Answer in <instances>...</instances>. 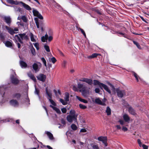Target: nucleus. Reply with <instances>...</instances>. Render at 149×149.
I'll return each instance as SVG.
<instances>
[{
  "label": "nucleus",
  "mask_w": 149,
  "mask_h": 149,
  "mask_svg": "<svg viewBox=\"0 0 149 149\" xmlns=\"http://www.w3.org/2000/svg\"><path fill=\"white\" fill-rule=\"evenodd\" d=\"M45 133L47 134L50 140H53L54 139L53 134L50 132L45 131Z\"/></svg>",
  "instance_id": "obj_19"
},
{
  "label": "nucleus",
  "mask_w": 149,
  "mask_h": 149,
  "mask_svg": "<svg viewBox=\"0 0 149 149\" xmlns=\"http://www.w3.org/2000/svg\"><path fill=\"white\" fill-rule=\"evenodd\" d=\"M44 48L47 52H49L50 51L49 47L48 46L45 45L44 46Z\"/></svg>",
  "instance_id": "obj_46"
},
{
  "label": "nucleus",
  "mask_w": 149,
  "mask_h": 149,
  "mask_svg": "<svg viewBox=\"0 0 149 149\" xmlns=\"http://www.w3.org/2000/svg\"><path fill=\"white\" fill-rule=\"evenodd\" d=\"M17 35H18L22 40H27L28 39V36L25 33L19 34Z\"/></svg>",
  "instance_id": "obj_14"
},
{
  "label": "nucleus",
  "mask_w": 149,
  "mask_h": 149,
  "mask_svg": "<svg viewBox=\"0 0 149 149\" xmlns=\"http://www.w3.org/2000/svg\"><path fill=\"white\" fill-rule=\"evenodd\" d=\"M97 140L99 141H102L105 146H107V139L106 137L100 136L98 138Z\"/></svg>",
  "instance_id": "obj_11"
},
{
  "label": "nucleus",
  "mask_w": 149,
  "mask_h": 149,
  "mask_svg": "<svg viewBox=\"0 0 149 149\" xmlns=\"http://www.w3.org/2000/svg\"><path fill=\"white\" fill-rule=\"evenodd\" d=\"M77 29H78V30H80V31H81V32L83 34V35H84V37H86V35L85 33L84 32V30L83 29H81L80 28H78L77 27Z\"/></svg>",
  "instance_id": "obj_43"
},
{
  "label": "nucleus",
  "mask_w": 149,
  "mask_h": 149,
  "mask_svg": "<svg viewBox=\"0 0 149 149\" xmlns=\"http://www.w3.org/2000/svg\"><path fill=\"white\" fill-rule=\"evenodd\" d=\"M90 88H89V89L88 90H85V89H83L82 90V93L83 96L85 97H86L89 94V90Z\"/></svg>",
  "instance_id": "obj_22"
},
{
  "label": "nucleus",
  "mask_w": 149,
  "mask_h": 149,
  "mask_svg": "<svg viewBox=\"0 0 149 149\" xmlns=\"http://www.w3.org/2000/svg\"><path fill=\"white\" fill-rule=\"evenodd\" d=\"M21 97V95L19 93H15L13 95V97L14 98L19 99Z\"/></svg>",
  "instance_id": "obj_33"
},
{
  "label": "nucleus",
  "mask_w": 149,
  "mask_h": 149,
  "mask_svg": "<svg viewBox=\"0 0 149 149\" xmlns=\"http://www.w3.org/2000/svg\"><path fill=\"white\" fill-rule=\"evenodd\" d=\"M12 122V120L11 119H10V120L6 119L5 120H1L0 119V123H1L4 122Z\"/></svg>",
  "instance_id": "obj_35"
},
{
  "label": "nucleus",
  "mask_w": 149,
  "mask_h": 149,
  "mask_svg": "<svg viewBox=\"0 0 149 149\" xmlns=\"http://www.w3.org/2000/svg\"><path fill=\"white\" fill-rule=\"evenodd\" d=\"M5 45L7 47H10L12 46L13 42L9 41H7L4 42Z\"/></svg>",
  "instance_id": "obj_26"
},
{
  "label": "nucleus",
  "mask_w": 149,
  "mask_h": 149,
  "mask_svg": "<svg viewBox=\"0 0 149 149\" xmlns=\"http://www.w3.org/2000/svg\"><path fill=\"white\" fill-rule=\"evenodd\" d=\"M51 60L52 62L54 63L56 62V60L55 58L54 57H52L51 59Z\"/></svg>",
  "instance_id": "obj_50"
},
{
  "label": "nucleus",
  "mask_w": 149,
  "mask_h": 149,
  "mask_svg": "<svg viewBox=\"0 0 149 149\" xmlns=\"http://www.w3.org/2000/svg\"><path fill=\"white\" fill-rule=\"evenodd\" d=\"M28 76L34 81H36V79L35 77L31 72L28 73Z\"/></svg>",
  "instance_id": "obj_27"
},
{
  "label": "nucleus",
  "mask_w": 149,
  "mask_h": 149,
  "mask_svg": "<svg viewBox=\"0 0 149 149\" xmlns=\"http://www.w3.org/2000/svg\"><path fill=\"white\" fill-rule=\"evenodd\" d=\"M37 77L38 80L40 81L44 82L45 80L46 76L45 75L42 74H40Z\"/></svg>",
  "instance_id": "obj_13"
},
{
  "label": "nucleus",
  "mask_w": 149,
  "mask_h": 149,
  "mask_svg": "<svg viewBox=\"0 0 149 149\" xmlns=\"http://www.w3.org/2000/svg\"><path fill=\"white\" fill-rule=\"evenodd\" d=\"M134 43L136 45L138 48L139 49H141V46L136 41H133Z\"/></svg>",
  "instance_id": "obj_40"
},
{
  "label": "nucleus",
  "mask_w": 149,
  "mask_h": 149,
  "mask_svg": "<svg viewBox=\"0 0 149 149\" xmlns=\"http://www.w3.org/2000/svg\"><path fill=\"white\" fill-rule=\"evenodd\" d=\"M17 45L18 48H20L21 47L20 44L18 42H20L21 43H23L22 41L21 40L18 35H16L14 36L13 39Z\"/></svg>",
  "instance_id": "obj_6"
},
{
  "label": "nucleus",
  "mask_w": 149,
  "mask_h": 149,
  "mask_svg": "<svg viewBox=\"0 0 149 149\" xmlns=\"http://www.w3.org/2000/svg\"><path fill=\"white\" fill-rule=\"evenodd\" d=\"M6 29L8 31V32L11 35H13L14 34L16 33V32H15L13 30V29L10 28L8 26H6Z\"/></svg>",
  "instance_id": "obj_20"
},
{
  "label": "nucleus",
  "mask_w": 149,
  "mask_h": 149,
  "mask_svg": "<svg viewBox=\"0 0 149 149\" xmlns=\"http://www.w3.org/2000/svg\"><path fill=\"white\" fill-rule=\"evenodd\" d=\"M93 84L95 85H99L102 89L103 88H104V89L109 94L111 95V91L106 85L103 83H100L98 81L96 80H94Z\"/></svg>",
  "instance_id": "obj_3"
},
{
  "label": "nucleus",
  "mask_w": 149,
  "mask_h": 149,
  "mask_svg": "<svg viewBox=\"0 0 149 149\" xmlns=\"http://www.w3.org/2000/svg\"><path fill=\"white\" fill-rule=\"evenodd\" d=\"M95 102L96 103L101 105L104 106L105 105V99H104L103 100H101L99 98H97L95 99Z\"/></svg>",
  "instance_id": "obj_10"
},
{
  "label": "nucleus",
  "mask_w": 149,
  "mask_h": 149,
  "mask_svg": "<svg viewBox=\"0 0 149 149\" xmlns=\"http://www.w3.org/2000/svg\"><path fill=\"white\" fill-rule=\"evenodd\" d=\"M6 22L8 24H10L11 22V19L10 17H4Z\"/></svg>",
  "instance_id": "obj_29"
},
{
  "label": "nucleus",
  "mask_w": 149,
  "mask_h": 149,
  "mask_svg": "<svg viewBox=\"0 0 149 149\" xmlns=\"http://www.w3.org/2000/svg\"><path fill=\"white\" fill-rule=\"evenodd\" d=\"M124 120H120L118 122L122 126L125 125V122L128 123L130 120V118L128 115L127 114H124L123 116Z\"/></svg>",
  "instance_id": "obj_4"
},
{
  "label": "nucleus",
  "mask_w": 149,
  "mask_h": 149,
  "mask_svg": "<svg viewBox=\"0 0 149 149\" xmlns=\"http://www.w3.org/2000/svg\"><path fill=\"white\" fill-rule=\"evenodd\" d=\"M10 105L14 107L18 106L19 105V103L17 101L14 99H13L10 100Z\"/></svg>",
  "instance_id": "obj_16"
},
{
  "label": "nucleus",
  "mask_w": 149,
  "mask_h": 149,
  "mask_svg": "<svg viewBox=\"0 0 149 149\" xmlns=\"http://www.w3.org/2000/svg\"><path fill=\"white\" fill-rule=\"evenodd\" d=\"M50 107L52 108L57 112V113H61V111L58 109L51 105H50Z\"/></svg>",
  "instance_id": "obj_34"
},
{
  "label": "nucleus",
  "mask_w": 149,
  "mask_h": 149,
  "mask_svg": "<svg viewBox=\"0 0 149 149\" xmlns=\"http://www.w3.org/2000/svg\"><path fill=\"white\" fill-rule=\"evenodd\" d=\"M76 97L79 101L82 102L84 103H87L88 102V101L87 100L84 99H81V97L78 96H76Z\"/></svg>",
  "instance_id": "obj_32"
},
{
  "label": "nucleus",
  "mask_w": 149,
  "mask_h": 149,
  "mask_svg": "<svg viewBox=\"0 0 149 149\" xmlns=\"http://www.w3.org/2000/svg\"><path fill=\"white\" fill-rule=\"evenodd\" d=\"M49 101L54 106H55L56 105L55 103L52 100L49 99Z\"/></svg>",
  "instance_id": "obj_52"
},
{
  "label": "nucleus",
  "mask_w": 149,
  "mask_h": 149,
  "mask_svg": "<svg viewBox=\"0 0 149 149\" xmlns=\"http://www.w3.org/2000/svg\"><path fill=\"white\" fill-rule=\"evenodd\" d=\"M83 85L82 84H81L80 83H78V87L79 89H82V90L85 89L83 87Z\"/></svg>",
  "instance_id": "obj_44"
},
{
  "label": "nucleus",
  "mask_w": 149,
  "mask_h": 149,
  "mask_svg": "<svg viewBox=\"0 0 149 149\" xmlns=\"http://www.w3.org/2000/svg\"><path fill=\"white\" fill-rule=\"evenodd\" d=\"M106 111L108 115H110L111 114V110L109 107H107Z\"/></svg>",
  "instance_id": "obj_37"
},
{
  "label": "nucleus",
  "mask_w": 149,
  "mask_h": 149,
  "mask_svg": "<svg viewBox=\"0 0 149 149\" xmlns=\"http://www.w3.org/2000/svg\"><path fill=\"white\" fill-rule=\"evenodd\" d=\"M60 101L63 105H66L67 103V102H66L65 100H63L61 99H60Z\"/></svg>",
  "instance_id": "obj_41"
},
{
  "label": "nucleus",
  "mask_w": 149,
  "mask_h": 149,
  "mask_svg": "<svg viewBox=\"0 0 149 149\" xmlns=\"http://www.w3.org/2000/svg\"><path fill=\"white\" fill-rule=\"evenodd\" d=\"M20 3H21L23 6V7L25 8L26 9L28 10H31V7L28 5L24 3L23 2L20 1Z\"/></svg>",
  "instance_id": "obj_21"
},
{
  "label": "nucleus",
  "mask_w": 149,
  "mask_h": 149,
  "mask_svg": "<svg viewBox=\"0 0 149 149\" xmlns=\"http://www.w3.org/2000/svg\"><path fill=\"white\" fill-rule=\"evenodd\" d=\"M41 60L43 63L44 65L45 66H47V63L44 57H42L41 58Z\"/></svg>",
  "instance_id": "obj_42"
},
{
  "label": "nucleus",
  "mask_w": 149,
  "mask_h": 149,
  "mask_svg": "<svg viewBox=\"0 0 149 149\" xmlns=\"http://www.w3.org/2000/svg\"><path fill=\"white\" fill-rule=\"evenodd\" d=\"M10 79L12 83L14 84H17L19 83V81L17 79L15 72H14V74L11 76Z\"/></svg>",
  "instance_id": "obj_8"
},
{
  "label": "nucleus",
  "mask_w": 149,
  "mask_h": 149,
  "mask_svg": "<svg viewBox=\"0 0 149 149\" xmlns=\"http://www.w3.org/2000/svg\"><path fill=\"white\" fill-rule=\"evenodd\" d=\"M67 63L66 61L65 60L63 61L62 63V65L63 67H65Z\"/></svg>",
  "instance_id": "obj_54"
},
{
  "label": "nucleus",
  "mask_w": 149,
  "mask_h": 149,
  "mask_svg": "<svg viewBox=\"0 0 149 149\" xmlns=\"http://www.w3.org/2000/svg\"><path fill=\"white\" fill-rule=\"evenodd\" d=\"M39 91L36 88H35V94H37L38 95V96L39 95Z\"/></svg>",
  "instance_id": "obj_53"
},
{
  "label": "nucleus",
  "mask_w": 149,
  "mask_h": 149,
  "mask_svg": "<svg viewBox=\"0 0 149 149\" xmlns=\"http://www.w3.org/2000/svg\"><path fill=\"white\" fill-rule=\"evenodd\" d=\"M80 81L86 82L90 85H91L93 83V81L92 80L87 78H83L80 79Z\"/></svg>",
  "instance_id": "obj_15"
},
{
  "label": "nucleus",
  "mask_w": 149,
  "mask_h": 149,
  "mask_svg": "<svg viewBox=\"0 0 149 149\" xmlns=\"http://www.w3.org/2000/svg\"><path fill=\"white\" fill-rule=\"evenodd\" d=\"M57 50L58 51V52L59 53H60V54L62 56H64V54L62 53V52L59 49H58Z\"/></svg>",
  "instance_id": "obj_63"
},
{
  "label": "nucleus",
  "mask_w": 149,
  "mask_h": 149,
  "mask_svg": "<svg viewBox=\"0 0 149 149\" xmlns=\"http://www.w3.org/2000/svg\"><path fill=\"white\" fill-rule=\"evenodd\" d=\"M61 123L63 124V126L64 127H65V124L66 123L65 121V120H64L63 119H62L61 120Z\"/></svg>",
  "instance_id": "obj_49"
},
{
  "label": "nucleus",
  "mask_w": 149,
  "mask_h": 149,
  "mask_svg": "<svg viewBox=\"0 0 149 149\" xmlns=\"http://www.w3.org/2000/svg\"><path fill=\"white\" fill-rule=\"evenodd\" d=\"M33 13L34 16H37L38 18L41 19H43V18L42 16L36 10L33 9Z\"/></svg>",
  "instance_id": "obj_12"
},
{
  "label": "nucleus",
  "mask_w": 149,
  "mask_h": 149,
  "mask_svg": "<svg viewBox=\"0 0 149 149\" xmlns=\"http://www.w3.org/2000/svg\"><path fill=\"white\" fill-rule=\"evenodd\" d=\"M69 95L68 93H65V100L67 102L69 100Z\"/></svg>",
  "instance_id": "obj_36"
},
{
  "label": "nucleus",
  "mask_w": 149,
  "mask_h": 149,
  "mask_svg": "<svg viewBox=\"0 0 149 149\" xmlns=\"http://www.w3.org/2000/svg\"><path fill=\"white\" fill-rule=\"evenodd\" d=\"M0 38L2 40H3L4 38V36L2 33L0 34Z\"/></svg>",
  "instance_id": "obj_64"
},
{
  "label": "nucleus",
  "mask_w": 149,
  "mask_h": 149,
  "mask_svg": "<svg viewBox=\"0 0 149 149\" xmlns=\"http://www.w3.org/2000/svg\"><path fill=\"white\" fill-rule=\"evenodd\" d=\"M143 148V149H148V146L145 145V144H143L142 145Z\"/></svg>",
  "instance_id": "obj_61"
},
{
  "label": "nucleus",
  "mask_w": 149,
  "mask_h": 149,
  "mask_svg": "<svg viewBox=\"0 0 149 149\" xmlns=\"http://www.w3.org/2000/svg\"><path fill=\"white\" fill-rule=\"evenodd\" d=\"M137 142L138 144H139V146L141 147V146L142 145H143L141 142V140L139 139H137Z\"/></svg>",
  "instance_id": "obj_55"
},
{
  "label": "nucleus",
  "mask_w": 149,
  "mask_h": 149,
  "mask_svg": "<svg viewBox=\"0 0 149 149\" xmlns=\"http://www.w3.org/2000/svg\"><path fill=\"white\" fill-rule=\"evenodd\" d=\"M46 93L49 96V97L50 98H51V96H52V94L51 93H48L47 91L46 90Z\"/></svg>",
  "instance_id": "obj_58"
},
{
  "label": "nucleus",
  "mask_w": 149,
  "mask_h": 149,
  "mask_svg": "<svg viewBox=\"0 0 149 149\" xmlns=\"http://www.w3.org/2000/svg\"><path fill=\"white\" fill-rule=\"evenodd\" d=\"M19 63L21 67L23 68H25L26 67L27 65L26 63L24 61H20Z\"/></svg>",
  "instance_id": "obj_24"
},
{
  "label": "nucleus",
  "mask_w": 149,
  "mask_h": 149,
  "mask_svg": "<svg viewBox=\"0 0 149 149\" xmlns=\"http://www.w3.org/2000/svg\"><path fill=\"white\" fill-rule=\"evenodd\" d=\"M84 143L81 142H78L76 148V149H81L84 146Z\"/></svg>",
  "instance_id": "obj_18"
},
{
  "label": "nucleus",
  "mask_w": 149,
  "mask_h": 149,
  "mask_svg": "<svg viewBox=\"0 0 149 149\" xmlns=\"http://www.w3.org/2000/svg\"><path fill=\"white\" fill-rule=\"evenodd\" d=\"M71 128L74 130H75L77 129L76 125L74 124H72L71 125Z\"/></svg>",
  "instance_id": "obj_39"
},
{
  "label": "nucleus",
  "mask_w": 149,
  "mask_h": 149,
  "mask_svg": "<svg viewBox=\"0 0 149 149\" xmlns=\"http://www.w3.org/2000/svg\"><path fill=\"white\" fill-rule=\"evenodd\" d=\"M22 19L24 22H26L27 21L26 18L24 16H23L22 17Z\"/></svg>",
  "instance_id": "obj_57"
},
{
  "label": "nucleus",
  "mask_w": 149,
  "mask_h": 149,
  "mask_svg": "<svg viewBox=\"0 0 149 149\" xmlns=\"http://www.w3.org/2000/svg\"><path fill=\"white\" fill-rule=\"evenodd\" d=\"M69 113L70 115L66 117L68 121L70 123L72 122L73 121L77 122V115L75 114V111L74 110H71Z\"/></svg>",
  "instance_id": "obj_2"
},
{
  "label": "nucleus",
  "mask_w": 149,
  "mask_h": 149,
  "mask_svg": "<svg viewBox=\"0 0 149 149\" xmlns=\"http://www.w3.org/2000/svg\"><path fill=\"white\" fill-rule=\"evenodd\" d=\"M108 84L110 86L111 88V90L113 91L112 93H111V95L115 93V91H117V95L119 97H122L125 95V92L124 90H120L118 88L116 89L114 86L110 83H108Z\"/></svg>",
  "instance_id": "obj_1"
},
{
  "label": "nucleus",
  "mask_w": 149,
  "mask_h": 149,
  "mask_svg": "<svg viewBox=\"0 0 149 149\" xmlns=\"http://www.w3.org/2000/svg\"><path fill=\"white\" fill-rule=\"evenodd\" d=\"M79 106L80 108H81V109H84L86 108V106L84 105H83V104H79Z\"/></svg>",
  "instance_id": "obj_47"
},
{
  "label": "nucleus",
  "mask_w": 149,
  "mask_h": 149,
  "mask_svg": "<svg viewBox=\"0 0 149 149\" xmlns=\"http://www.w3.org/2000/svg\"><path fill=\"white\" fill-rule=\"evenodd\" d=\"M61 111L63 113H66L67 111V110L65 108H63L61 109Z\"/></svg>",
  "instance_id": "obj_59"
},
{
  "label": "nucleus",
  "mask_w": 149,
  "mask_h": 149,
  "mask_svg": "<svg viewBox=\"0 0 149 149\" xmlns=\"http://www.w3.org/2000/svg\"><path fill=\"white\" fill-rule=\"evenodd\" d=\"M87 132V130L85 128H83L81 129L80 130V132Z\"/></svg>",
  "instance_id": "obj_51"
},
{
  "label": "nucleus",
  "mask_w": 149,
  "mask_h": 149,
  "mask_svg": "<svg viewBox=\"0 0 149 149\" xmlns=\"http://www.w3.org/2000/svg\"><path fill=\"white\" fill-rule=\"evenodd\" d=\"M100 55L99 54L97 53H93L91 55L88 56L87 57L88 58H94L96 57L98 55Z\"/></svg>",
  "instance_id": "obj_30"
},
{
  "label": "nucleus",
  "mask_w": 149,
  "mask_h": 149,
  "mask_svg": "<svg viewBox=\"0 0 149 149\" xmlns=\"http://www.w3.org/2000/svg\"><path fill=\"white\" fill-rule=\"evenodd\" d=\"M30 50L31 53L33 55H34L36 54L35 50L33 47L32 46L31 47L30 49Z\"/></svg>",
  "instance_id": "obj_38"
},
{
  "label": "nucleus",
  "mask_w": 149,
  "mask_h": 149,
  "mask_svg": "<svg viewBox=\"0 0 149 149\" xmlns=\"http://www.w3.org/2000/svg\"><path fill=\"white\" fill-rule=\"evenodd\" d=\"M42 67V64L40 62H36L34 63L32 65V68L35 71V72H37L40 70Z\"/></svg>",
  "instance_id": "obj_5"
},
{
  "label": "nucleus",
  "mask_w": 149,
  "mask_h": 149,
  "mask_svg": "<svg viewBox=\"0 0 149 149\" xmlns=\"http://www.w3.org/2000/svg\"><path fill=\"white\" fill-rule=\"evenodd\" d=\"M122 130L124 132H125L127 131V128L124 126H123L122 127Z\"/></svg>",
  "instance_id": "obj_60"
},
{
  "label": "nucleus",
  "mask_w": 149,
  "mask_h": 149,
  "mask_svg": "<svg viewBox=\"0 0 149 149\" xmlns=\"http://www.w3.org/2000/svg\"><path fill=\"white\" fill-rule=\"evenodd\" d=\"M7 1L9 3L12 4L18 5L20 3V2L13 0H8Z\"/></svg>",
  "instance_id": "obj_23"
},
{
  "label": "nucleus",
  "mask_w": 149,
  "mask_h": 149,
  "mask_svg": "<svg viewBox=\"0 0 149 149\" xmlns=\"http://www.w3.org/2000/svg\"><path fill=\"white\" fill-rule=\"evenodd\" d=\"M48 40L49 41H51L53 39V37L52 36H50L48 38Z\"/></svg>",
  "instance_id": "obj_62"
},
{
  "label": "nucleus",
  "mask_w": 149,
  "mask_h": 149,
  "mask_svg": "<svg viewBox=\"0 0 149 149\" xmlns=\"http://www.w3.org/2000/svg\"><path fill=\"white\" fill-rule=\"evenodd\" d=\"M5 88V87L4 86H0V94L2 97H3L4 95Z\"/></svg>",
  "instance_id": "obj_17"
},
{
  "label": "nucleus",
  "mask_w": 149,
  "mask_h": 149,
  "mask_svg": "<svg viewBox=\"0 0 149 149\" xmlns=\"http://www.w3.org/2000/svg\"><path fill=\"white\" fill-rule=\"evenodd\" d=\"M54 92L55 93L56 95H57L58 93L60 95L61 94V92H60V91L59 90H58V91H57L56 90H54Z\"/></svg>",
  "instance_id": "obj_56"
},
{
  "label": "nucleus",
  "mask_w": 149,
  "mask_h": 149,
  "mask_svg": "<svg viewBox=\"0 0 149 149\" xmlns=\"http://www.w3.org/2000/svg\"><path fill=\"white\" fill-rule=\"evenodd\" d=\"M30 36L31 38V40L32 42H36V36H34L33 35L32 33H31L30 35Z\"/></svg>",
  "instance_id": "obj_28"
},
{
  "label": "nucleus",
  "mask_w": 149,
  "mask_h": 149,
  "mask_svg": "<svg viewBox=\"0 0 149 149\" xmlns=\"http://www.w3.org/2000/svg\"><path fill=\"white\" fill-rule=\"evenodd\" d=\"M128 111L132 115H135L136 114L135 111L131 107L129 108Z\"/></svg>",
  "instance_id": "obj_25"
},
{
  "label": "nucleus",
  "mask_w": 149,
  "mask_h": 149,
  "mask_svg": "<svg viewBox=\"0 0 149 149\" xmlns=\"http://www.w3.org/2000/svg\"><path fill=\"white\" fill-rule=\"evenodd\" d=\"M48 38V35L47 34H46L44 36H43L41 38V40L43 42H45Z\"/></svg>",
  "instance_id": "obj_31"
},
{
  "label": "nucleus",
  "mask_w": 149,
  "mask_h": 149,
  "mask_svg": "<svg viewBox=\"0 0 149 149\" xmlns=\"http://www.w3.org/2000/svg\"><path fill=\"white\" fill-rule=\"evenodd\" d=\"M34 20L35 21V23L36 24L37 28L38 29L39 28V25H40V26L41 27V30L42 31H43V26L44 25V24L42 22V21H39V20L37 17H35L34 18Z\"/></svg>",
  "instance_id": "obj_7"
},
{
  "label": "nucleus",
  "mask_w": 149,
  "mask_h": 149,
  "mask_svg": "<svg viewBox=\"0 0 149 149\" xmlns=\"http://www.w3.org/2000/svg\"><path fill=\"white\" fill-rule=\"evenodd\" d=\"M89 149H100L98 145L95 142L91 143L88 145Z\"/></svg>",
  "instance_id": "obj_9"
},
{
  "label": "nucleus",
  "mask_w": 149,
  "mask_h": 149,
  "mask_svg": "<svg viewBox=\"0 0 149 149\" xmlns=\"http://www.w3.org/2000/svg\"><path fill=\"white\" fill-rule=\"evenodd\" d=\"M35 47H36L37 50L39 49V44L38 43L36 42L35 43H33Z\"/></svg>",
  "instance_id": "obj_45"
},
{
  "label": "nucleus",
  "mask_w": 149,
  "mask_h": 149,
  "mask_svg": "<svg viewBox=\"0 0 149 149\" xmlns=\"http://www.w3.org/2000/svg\"><path fill=\"white\" fill-rule=\"evenodd\" d=\"M133 75L134 77H135L136 79V80L137 81H138L139 80L138 79V76L137 74L136 73L134 72L133 73Z\"/></svg>",
  "instance_id": "obj_48"
}]
</instances>
